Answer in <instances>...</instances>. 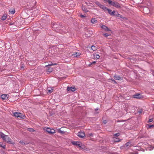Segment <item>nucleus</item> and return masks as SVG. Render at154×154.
Masks as SVG:
<instances>
[{
  "instance_id": "nucleus-1",
  "label": "nucleus",
  "mask_w": 154,
  "mask_h": 154,
  "mask_svg": "<svg viewBox=\"0 0 154 154\" xmlns=\"http://www.w3.org/2000/svg\"><path fill=\"white\" fill-rule=\"evenodd\" d=\"M107 2L110 5L115 7L117 8H119L121 7V5L115 1H107Z\"/></svg>"
},
{
  "instance_id": "nucleus-2",
  "label": "nucleus",
  "mask_w": 154,
  "mask_h": 154,
  "mask_svg": "<svg viewBox=\"0 0 154 154\" xmlns=\"http://www.w3.org/2000/svg\"><path fill=\"white\" fill-rule=\"evenodd\" d=\"M14 115L17 117L20 118V119H24L25 118L26 116L22 113L17 112H15L14 113Z\"/></svg>"
},
{
  "instance_id": "nucleus-3",
  "label": "nucleus",
  "mask_w": 154,
  "mask_h": 154,
  "mask_svg": "<svg viewBox=\"0 0 154 154\" xmlns=\"http://www.w3.org/2000/svg\"><path fill=\"white\" fill-rule=\"evenodd\" d=\"M44 130L46 131L49 134H53L55 133V131L53 129H51L49 128L45 127L44 128Z\"/></svg>"
},
{
  "instance_id": "nucleus-4",
  "label": "nucleus",
  "mask_w": 154,
  "mask_h": 154,
  "mask_svg": "<svg viewBox=\"0 0 154 154\" xmlns=\"http://www.w3.org/2000/svg\"><path fill=\"white\" fill-rule=\"evenodd\" d=\"M2 138L3 140L5 141H7L8 143H11L12 144H13V143H11V139L8 135L4 134V135L3 136V137H2Z\"/></svg>"
},
{
  "instance_id": "nucleus-5",
  "label": "nucleus",
  "mask_w": 154,
  "mask_h": 154,
  "mask_svg": "<svg viewBox=\"0 0 154 154\" xmlns=\"http://www.w3.org/2000/svg\"><path fill=\"white\" fill-rule=\"evenodd\" d=\"M72 143L73 145L78 146L81 148L82 146L81 143L79 141H73Z\"/></svg>"
},
{
  "instance_id": "nucleus-6",
  "label": "nucleus",
  "mask_w": 154,
  "mask_h": 154,
  "mask_svg": "<svg viewBox=\"0 0 154 154\" xmlns=\"http://www.w3.org/2000/svg\"><path fill=\"white\" fill-rule=\"evenodd\" d=\"M67 90L68 91H70L73 92L76 90V88L75 86H72L71 87H68L67 88Z\"/></svg>"
},
{
  "instance_id": "nucleus-7",
  "label": "nucleus",
  "mask_w": 154,
  "mask_h": 154,
  "mask_svg": "<svg viewBox=\"0 0 154 154\" xmlns=\"http://www.w3.org/2000/svg\"><path fill=\"white\" fill-rule=\"evenodd\" d=\"M77 135L79 137L82 138L85 136V134L84 132H79L77 134Z\"/></svg>"
},
{
  "instance_id": "nucleus-8",
  "label": "nucleus",
  "mask_w": 154,
  "mask_h": 154,
  "mask_svg": "<svg viewBox=\"0 0 154 154\" xmlns=\"http://www.w3.org/2000/svg\"><path fill=\"white\" fill-rule=\"evenodd\" d=\"M101 28L103 29L104 30L107 31H110L111 32V30L110 29H109V28L105 25H102L101 26Z\"/></svg>"
},
{
  "instance_id": "nucleus-9",
  "label": "nucleus",
  "mask_w": 154,
  "mask_h": 154,
  "mask_svg": "<svg viewBox=\"0 0 154 154\" xmlns=\"http://www.w3.org/2000/svg\"><path fill=\"white\" fill-rule=\"evenodd\" d=\"M114 77L115 79L116 80H122V78H121L118 75H115L114 76Z\"/></svg>"
},
{
  "instance_id": "nucleus-10",
  "label": "nucleus",
  "mask_w": 154,
  "mask_h": 154,
  "mask_svg": "<svg viewBox=\"0 0 154 154\" xmlns=\"http://www.w3.org/2000/svg\"><path fill=\"white\" fill-rule=\"evenodd\" d=\"M104 11H107L108 13L112 16H113V12H112V11L109 9L107 8H105Z\"/></svg>"
},
{
  "instance_id": "nucleus-11",
  "label": "nucleus",
  "mask_w": 154,
  "mask_h": 154,
  "mask_svg": "<svg viewBox=\"0 0 154 154\" xmlns=\"http://www.w3.org/2000/svg\"><path fill=\"white\" fill-rule=\"evenodd\" d=\"M8 95L7 94H3L1 96V97L3 100H6L8 99Z\"/></svg>"
},
{
  "instance_id": "nucleus-12",
  "label": "nucleus",
  "mask_w": 154,
  "mask_h": 154,
  "mask_svg": "<svg viewBox=\"0 0 154 154\" xmlns=\"http://www.w3.org/2000/svg\"><path fill=\"white\" fill-rule=\"evenodd\" d=\"M133 97L134 98H141L142 97V96L141 95L139 94H136L133 95Z\"/></svg>"
},
{
  "instance_id": "nucleus-13",
  "label": "nucleus",
  "mask_w": 154,
  "mask_h": 154,
  "mask_svg": "<svg viewBox=\"0 0 154 154\" xmlns=\"http://www.w3.org/2000/svg\"><path fill=\"white\" fill-rule=\"evenodd\" d=\"M91 22L93 24L96 23L97 22V21L95 18H92L91 20Z\"/></svg>"
},
{
  "instance_id": "nucleus-14",
  "label": "nucleus",
  "mask_w": 154,
  "mask_h": 154,
  "mask_svg": "<svg viewBox=\"0 0 154 154\" xmlns=\"http://www.w3.org/2000/svg\"><path fill=\"white\" fill-rule=\"evenodd\" d=\"M9 12L11 14H13L15 12V10L14 8L13 9H10L9 10Z\"/></svg>"
},
{
  "instance_id": "nucleus-15",
  "label": "nucleus",
  "mask_w": 154,
  "mask_h": 154,
  "mask_svg": "<svg viewBox=\"0 0 154 154\" xmlns=\"http://www.w3.org/2000/svg\"><path fill=\"white\" fill-rule=\"evenodd\" d=\"M53 69L52 68H51L50 67H48V69L47 70V71L48 72H51L53 71Z\"/></svg>"
},
{
  "instance_id": "nucleus-16",
  "label": "nucleus",
  "mask_w": 154,
  "mask_h": 154,
  "mask_svg": "<svg viewBox=\"0 0 154 154\" xmlns=\"http://www.w3.org/2000/svg\"><path fill=\"white\" fill-rule=\"evenodd\" d=\"M97 46H95L94 45H92L91 47V49L93 51H96L97 49Z\"/></svg>"
},
{
  "instance_id": "nucleus-17",
  "label": "nucleus",
  "mask_w": 154,
  "mask_h": 154,
  "mask_svg": "<svg viewBox=\"0 0 154 154\" xmlns=\"http://www.w3.org/2000/svg\"><path fill=\"white\" fill-rule=\"evenodd\" d=\"M47 90L48 92L49 93H51L54 90L51 88H47Z\"/></svg>"
},
{
  "instance_id": "nucleus-18",
  "label": "nucleus",
  "mask_w": 154,
  "mask_h": 154,
  "mask_svg": "<svg viewBox=\"0 0 154 154\" xmlns=\"http://www.w3.org/2000/svg\"><path fill=\"white\" fill-rule=\"evenodd\" d=\"M100 57V56L98 54H95L94 55V58L95 59H99Z\"/></svg>"
},
{
  "instance_id": "nucleus-19",
  "label": "nucleus",
  "mask_w": 154,
  "mask_h": 154,
  "mask_svg": "<svg viewBox=\"0 0 154 154\" xmlns=\"http://www.w3.org/2000/svg\"><path fill=\"white\" fill-rule=\"evenodd\" d=\"M80 54L79 53H76L75 54H72V56L75 57H78L80 56Z\"/></svg>"
},
{
  "instance_id": "nucleus-20",
  "label": "nucleus",
  "mask_w": 154,
  "mask_h": 154,
  "mask_svg": "<svg viewBox=\"0 0 154 154\" xmlns=\"http://www.w3.org/2000/svg\"><path fill=\"white\" fill-rule=\"evenodd\" d=\"M81 148L83 149L84 150L86 151H88L89 149L87 147H84L82 146V147H81Z\"/></svg>"
},
{
  "instance_id": "nucleus-21",
  "label": "nucleus",
  "mask_w": 154,
  "mask_h": 154,
  "mask_svg": "<svg viewBox=\"0 0 154 154\" xmlns=\"http://www.w3.org/2000/svg\"><path fill=\"white\" fill-rule=\"evenodd\" d=\"M0 146L5 149V144H3L2 142H0Z\"/></svg>"
},
{
  "instance_id": "nucleus-22",
  "label": "nucleus",
  "mask_w": 154,
  "mask_h": 154,
  "mask_svg": "<svg viewBox=\"0 0 154 154\" xmlns=\"http://www.w3.org/2000/svg\"><path fill=\"white\" fill-rule=\"evenodd\" d=\"M57 65V63H52V64H49L47 65H46L45 66L46 67H48V66H52V65Z\"/></svg>"
},
{
  "instance_id": "nucleus-23",
  "label": "nucleus",
  "mask_w": 154,
  "mask_h": 154,
  "mask_svg": "<svg viewBox=\"0 0 154 154\" xmlns=\"http://www.w3.org/2000/svg\"><path fill=\"white\" fill-rule=\"evenodd\" d=\"M28 131L30 132H33L35 131L33 128H28Z\"/></svg>"
},
{
  "instance_id": "nucleus-24",
  "label": "nucleus",
  "mask_w": 154,
  "mask_h": 154,
  "mask_svg": "<svg viewBox=\"0 0 154 154\" xmlns=\"http://www.w3.org/2000/svg\"><path fill=\"white\" fill-rule=\"evenodd\" d=\"M131 142H129L126 143L125 144V146L126 147H128L129 145V144Z\"/></svg>"
},
{
  "instance_id": "nucleus-25",
  "label": "nucleus",
  "mask_w": 154,
  "mask_h": 154,
  "mask_svg": "<svg viewBox=\"0 0 154 154\" xmlns=\"http://www.w3.org/2000/svg\"><path fill=\"white\" fill-rule=\"evenodd\" d=\"M103 35L106 37H107L109 35H110V33L108 34V33H105L103 34Z\"/></svg>"
},
{
  "instance_id": "nucleus-26",
  "label": "nucleus",
  "mask_w": 154,
  "mask_h": 154,
  "mask_svg": "<svg viewBox=\"0 0 154 154\" xmlns=\"http://www.w3.org/2000/svg\"><path fill=\"white\" fill-rule=\"evenodd\" d=\"M7 17L6 16H3L2 17V20H4L6 19Z\"/></svg>"
},
{
  "instance_id": "nucleus-27",
  "label": "nucleus",
  "mask_w": 154,
  "mask_h": 154,
  "mask_svg": "<svg viewBox=\"0 0 154 154\" xmlns=\"http://www.w3.org/2000/svg\"><path fill=\"white\" fill-rule=\"evenodd\" d=\"M100 7L102 8V9H104H104H105V8H106V7H105L103 5H101L100 4Z\"/></svg>"
},
{
  "instance_id": "nucleus-28",
  "label": "nucleus",
  "mask_w": 154,
  "mask_h": 154,
  "mask_svg": "<svg viewBox=\"0 0 154 154\" xmlns=\"http://www.w3.org/2000/svg\"><path fill=\"white\" fill-rule=\"evenodd\" d=\"M4 135V134L2 132H0V137L2 138V137H3V136Z\"/></svg>"
},
{
  "instance_id": "nucleus-29",
  "label": "nucleus",
  "mask_w": 154,
  "mask_h": 154,
  "mask_svg": "<svg viewBox=\"0 0 154 154\" xmlns=\"http://www.w3.org/2000/svg\"><path fill=\"white\" fill-rule=\"evenodd\" d=\"M20 143L22 145H25L26 144V143H24L23 141H20Z\"/></svg>"
},
{
  "instance_id": "nucleus-30",
  "label": "nucleus",
  "mask_w": 154,
  "mask_h": 154,
  "mask_svg": "<svg viewBox=\"0 0 154 154\" xmlns=\"http://www.w3.org/2000/svg\"><path fill=\"white\" fill-rule=\"evenodd\" d=\"M58 132L59 133H61V134H64V131H61V130H58Z\"/></svg>"
},
{
  "instance_id": "nucleus-31",
  "label": "nucleus",
  "mask_w": 154,
  "mask_h": 154,
  "mask_svg": "<svg viewBox=\"0 0 154 154\" xmlns=\"http://www.w3.org/2000/svg\"><path fill=\"white\" fill-rule=\"evenodd\" d=\"M120 135V134L119 133H117L114 134V136L116 137H118Z\"/></svg>"
},
{
  "instance_id": "nucleus-32",
  "label": "nucleus",
  "mask_w": 154,
  "mask_h": 154,
  "mask_svg": "<svg viewBox=\"0 0 154 154\" xmlns=\"http://www.w3.org/2000/svg\"><path fill=\"white\" fill-rule=\"evenodd\" d=\"M82 9L83 10L85 11H87V12L88 11H86V9L85 7H82Z\"/></svg>"
},
{
  "instance_id": "nucleus-33",
  "label": "nucleus",
  "mask_w": 154,
  "mask_h": 154,
  "mask_svg": "<svg viewBox=\"0 0 154 154\" xmlns=\"http://www.w3.org/2000/svg\"><path fill=\"white\" fill-rule=\"evenodd\" d=\"M58 25L56 24H55L53 25V28H55L57 27V26Z\"/></svg>"
},
{
  "instance_id": "nucleus-34",
  "label": "nucleus",
  "mask_w": 154,
  "mask_h": 154,
  "mask_svg": "<svg viewBox=\"0 0 154 154\" xmlns=\"http://www.w3.org/2000/svg\"><path fill=\"white\" fill-rule=\"evenodd\" d=\"M80 17H86V15L85 14L84 15L81 14L80 15Z\"/></svg>"
},
{
  "instance_id": "nucleus-35",
  "label": "nucleus",
  "mask_w": 154,
  "mask_h": 154,
  "mask_svg": "<svg viewBox=\"0 0 154 154\" xmlns=\"http://www.w3.org/2000/svg\"><path fill=\"white\" fill-rule=\"evenodd\" d=\"M153 118H151L150 119H149V122H151L153 121Z\"/></svg>"
},
{
  "instance_id": "nucleus-36",
  "label": "nucleus",
  "mask_w": 154,
  "mask_h": 154,
  "mask_svg": "<svg viewBox=\"0 0 154 154\" xmlns=\"http://www.w3.org/2000/svg\"><path fill=\"white\" fill-rule=\"evenodd\" d=\"M117 16L118 17H120L121 18L122 17V16L120 14H117Z\"/></svg>"
},
{
  "instance_id": "nucleus-37",
  "label": "nucleus",
  "mask_w": 154,
  "mask_h": 154,
  "mask_svg": "<svg viewBox=\"0 0 154 154\" xmlns=\"http://www.w3.org/2000/svg\"><path fill=\"white\" fill-rule=\"evenodd\" d=\"M103 123L104 124H106L107 123V122L106 121V120H104L103 121Z\"/></svg>"
},
{
  "instance_id": "nucleus-38",
  "label": "nucleus",
  "mask_w": 154,
  "mask_h": 154,
  "mask_svg": "<svg viewBox=\"0 0 154 154\" xmlns=\"http://www.w3.org/2000/svg\"><path fill=\"white\" fill-rule=\"evenodd\" d=\"M154 127V126L153 125H149V128H151V127Z\"/></svg>"
},
{
  "instance_id": "nucleus-39",
  "label": "nucleus",
  "mask_w": 154,
  "mask_h": 154,
  "mask_svg": "<svg viewBox=\"0 0 154 154\" xmlns=\"http://www.w3.org/2000/svg\"><path fill=\"white\" fill-rule=\"evenodd\" d=\"M116 140H115V141L116 142H119L120 141V140H119L118 139L116 138Z\"/></svg>"
},
{
  "instance_id": "nucleus-40",
  "label": "nucleus",
  "mask_w": 154,
  "mask_h": 154,
  "mask_svg": "<svg viewBox=\"0 0 154 154\" xmlns=\"http://www.w3.org/2000/svg\"><path fill=\"white\" fill-rule=\"evenodd\" d=\"M111 80L113 82H114V83H116V82L115 80H114L113 79H111Z\"/></svg>"
},
{
  "instance_id": "nucleus-41",
  "label": "nucleus",
  "mask_w": 154,
  "mask_h": 154,
  "mask_svg": "<svg viewBox=\"0 0 154 154\" xmlns=\"http://www.w3.org/2000/svg\"><path fill=\"white\" fill-rule=\"evenodd\" d=\"M93 134H89V137H93Z\"/></svg>"
},
{
  "instance_id": "nucleus-42",
  "label": "nucleus",
  "mask_w": 154,
  "mask_h": 154,
  "mask_svg": "<svg viewBox=\"0 0 154 154\" xmlns=\"http://www.w3.org/2000/svg\"><path fill=\"white\" fill-rule=\"evenodd\" d=\"M96 63V62L95 61H93L92 63H91V64H94V63Z\"/></svg>"
},
{
  "instance_id": "nucleus-43",
  "label": "nucleus",
  "mask_w": 154,
  "mask_h": 154,
  "mask_svg": "<svg viewBox=\"0 0 154 154\" xmlns=\"http://www.w3.org/2000/svg\"><path fill=\"white\" fill-rule=\"evenodd\" d=\"M112 12H113V15H114V13L115 12V11H112Z\"/></svg>"
},
{
  "instance_id": "nucleus-44",
  "label": "nucleus",
  "mask_w": 154,
  "mask_h": 154,
  "mask_svg": "<svg viewBox=\"0 0 154 154\" xmlns=\"http://www.w3.org/2000/svg\"><path fill=\"white\" fill-rule=\"evenodd\" d=\"M138 112H139L140 113H142V111L141 110H139V111H138Z\"/></svg>"
},
{
  "instance_id": "nucleus-45",
  "label": "nucleus",
  "mask_w": 154,
  "mask_h": 154,
  "mask_svg": "<svg viewBox=\"0 0 154 154\" xmlns=\"http://www.w3.org/2000/svg\"><path fill=\"white\" fill-rule=\"evenodd\" d=\"M52 63H52L51 62V63L50 64H52Z\"/></svg>"
},
{
  "instance_id": "nucleus-46",
  "label": "nucleus",
  "mask_w": 154,
  "mask_h": 154,
  "mask_svg": "<svg viewBox=\"0 0 154 154\" xmlns=\"http://www.w3.org/2000/svg\"><path fill=\"white\" fill-rule=\"evenodd\" d=\"M98 110V109H95V110Z\"/></svg>"
}]
</instances>
